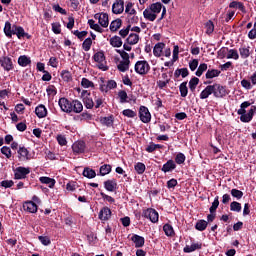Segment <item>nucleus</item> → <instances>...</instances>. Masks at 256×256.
I'll return each instance as SVG.
<instances>
[{"instance_id": "nucleus-45", "label": "nucleus", "mask_w": 256, "mask_h": 256, "mask_svg": "<svg viewBox=\"0 0 256 256\" xmlns=\"http://www.w3.org/2000/svg\"><path fill=\"white\" fill-rule=\"evenodd\" d=\"M81 86L84 87V89H89V87H95V84L87 78H82Z\"/></svg>"}, {"instance_id": "nucleus-62", "label": "nucleus", "mask_w": 256, "mask_h": 256, "mask_svg": "<svg viewBox=\"0 0 256 256\" xmlns=\"http://www.w3.org/2000/svg\"><path fill=\"white\" fill-rule=\"evenodd\" d=\"M116 52L119 53L123 61L131 62V60H129V53L125 52V50H116Z\"/></svg>"}, {"instance_id": "nucleus-7", "label": "nucleus", "mask_w": 256, "mask_h": 256, "mask_svg": "<svg viewBox=\"0 0 256 256\" xmlns=\"http://www.w3.org/2000/svg\"><path fill=\"white\" fill-rule=\"evenodd\" d=\"M0 65L4 69V71H13L15 66L13 65V59L9 56H3L0 58Z\"/></svg>"}, {"instance_id": "nucleus-63", "label": "nucleus", "mask_w": 256, "mask_h": 256, "mask_svg": "<svg viewBox=\"0 0 256 256\" xmlns=\"http://www.w3.org/2000/svg\"><path fill=\"white\" fill-rule=\"evenodd\" d=\"M231 195H232V197H235V199H241L243 197V191L237 190V189H232Z\"/></svg>"}, {"instance_id": "nucleus-3", "label": "nucleus", "mask_w": 256, "mask_h": 256, "mask_svg": "<svg viewBox=\"0 0 256 256\" xmlns=\"http://www.w3.org/2000/svg\"><path fill=\"white\" fill-rule=\"evenodd\" d=\"M134 69L138 75H147L151 69V66H149V62L142 60L136 62Z\"/></svg>"}, {"instance_id": "nucleus-19", "label": "nucleus", "mask_w": 256, "mask_h": 256, "mask_svg": "<svg viewBox=\"0 0 256 256\" xmlns=\"http://www.w3.org/2000/svg\"><path fill=\"white\" fill-rule=\"evenodd\" d=\"M131 241L134 242L136 248H140L145 245V238L137 234L132 235Z\"/></svg>"}, {"instance_id": "nucleus-15", "label": "nucleus", "mask_w": 256, "mask_h": 256, "mask_svg": "<svg viewBox=\"0 0 256 256\" xmlns=\"http://www.w3.org/2000/svg\"><path fill=\"white\" fill-rule=\"evenodd\" d=\"M255 113H256V106H251L248 113L246 112L244 115L240 116V121H242V123H249L253 119V116L255 115Z\"/></svg>"}, {"instance_id": "nucleus-10", "label": "nucleus", "mask_w": 256, "mask_h": 256, "mask_svg": "<svg viewBox=\"0 0 256 256\" xmlns=\"http://www.w3.org/2000/svg\"><path fill=\"white\" fill-rule=\"evenodd\" d=\"M125 11V1L123 0H115L112 5V13L114 15H121Z\"/></svg>"}, {"instance_id": "nucleus-17", "label": "nucleus", "mask_w": 256, "mask_h": 256, "mask_svg": "<svg viewBox=\"0 0 256 256\" xmlns=\"http://www.w3.org/2000/svg\"><path fill=\"white\" fill-rule=\"evenodd\" d=\"M4 35L8 37V39H11L13 35H15V25H11V22L6 21L4 25Z\"/></svg>"}, {"instance_id": "nucleus-52", "label": "nucleus", "mask_w": 256, "mask_h": 256, "mask_svg": "<svg viewBox=\"0 0 256 256\" xmlns=\"http://www.w3.org/2000/svg\"><path fill=\"white\" fill-rule=\"evenodd\" d=\"M1 187H4V189H11L15 185V182L13 180H3L0 182Z\"/></svg>"}, {"instance_id": "nucleus-55", "label": "nucleus", "mask_w": 256, "mask_h": 256, "mask_svg": "<svg viewBox=\"0 0 256 256\" xmlns=\"http://www.w3.org/2000/svg\"><path fill=\"white\" fill-rule=\"evenodd\" d=\"M118 97L120 99V103H127L128 96L125 90H120L118 92Z\"/></svg>"}, {"instance_id": "nucleus-50", "label": "nucleus", "mask_w": 256, "mask_h": 256, "mask_svg": "<svg viewBox=\"0 0 256 256\" xmlns=\"http://www.w3.org/2000/svg\"><path fill=\"white\" fill-rule=\"evenodd\" d=\"M0 151L2 155H5L6 159H11L12 153L11 148L9 146H3Z\"/></svg>"}, {"instance_id": "nucleus-41", "label": "nucleus", "mask_w": 256, "mask_h": 256, "mask_svg": "<svg viewBox=\"0 0 256 256\" xmlns=\"http://www.w3.org/2000/svg\"><path fill=\"white\" fill-rule=\"evenodd\" d=\"M122 114L124 115V117H128L129 119H135V117H137V112H135L131 109L123 110Z\"/></svg>"}, {"instance_id": "nucleus-24", "label": "nucleus", "mask_w": 256, "mask_h": 256, "mask_svg": "<svg viewBox=\"0 0 256 256\" xmlns=\"http://www.w3.org/2000/svg\"><path fill=\"white\" fill-rule=\"evenodd\" d=\"M123 25V20L121 18H117L116 20H113L110 24V31L112 33H115L118 29H121V26Z\"/></svg>"}, {"instance_id": "nucleus-56", "label": "nucleus", "mask_w": 256, "mask_h": 256, "mask_svg": "<svg viewBox=\"0 0 256 256\" xmlns=\"http://www.w3.org/2000/svg\"><path fill=\"white\" fill-rule=\"evenodd\" d=\"M153 55L154 57H161V42L155 44L153 48Z\"/></svg>"}, {"instance_id": "nucleus-13", "label": "nucleus", "mask_w": 256, "mask_h": 256, "mask_svg": "<svg viewBox=\"0 0 256 256\" xmlns=\"http://www.w3.org/2000/svg\"><path fill=\"white\" fill-rule=\"evenodd\" d=\"M111 215H112L111 208L104 206L100 210L98 214V218L100 219V221H109V219H111Z\"/></svg>"}, {"instance_id": "nucleus-47", "label": "nucleus", "mask_w": 256, "mask_h": 256, "mask_svg": "<svg viewBox=\"0 0 256 256\" xmlns=\"http://www.w3.org/2000/svg\"><path fill=\"white\" fill-rule=\"evenodd\" d=\"M227 59H235V61H237V59H239V52L235 49L228 50Z\"/></svg>"}, {"instance_id": "nucleus-23", "label": "nucleus", "mask_w": 256, "mask_h": 256, "mask_svg": "<svg viewBox=\"0 0 256 256\" xmlns=\"http://www.w3.org/2000/svg\"><path fill=\"white\" fill-rule=\"evenodd\" d=\"M18 65L20 67H27L31 65V58L27 55H21L18 57Z\"/></svg>"}, {"instance_id": "nucleus-43", "label": "nucleus", "mask_w": 256, "mask_h": 256, "mask_svg": "<svg viewBox=\"0 0 256 256\" xmlns=\"http://www.w3.org/2000/svg\"><path fill=\"white\" fill-rule=\"evenodd\" d=\"M157 149H161V144H155V143L151 142V143L146 147L147 153H153V151H157Z\"/></svg>"}, {"instance_id": "nucleus-42", "label": "nucleus", "mask_w": 256, "mask_h": 256, "mask_svg": "<svg viewBox=\"0 0 256 256\" xmlns=\"http://www.w3.org/2000/svg\"><path fill=\"white\" fill-rule=\"evenodd\" d=\"M92 45H93V40L91 38H86L82 43V49H84L85 51H90Z\"/></svg>"}, {"instance_id": "nucleus-27", "label": "nucleus", "mask_w": 256, "mask_h": 256, "mask_svg": "<svg viewBox=\"0 0 256 256\" xmlns=\"http://www.w3.org/2000/svg\"><path fill=\"white\" fill-rule=\"evenodd\" d=\"M201 243H193L191 245H186L184 248V253H193V251H197V249H201Z\"/></svg>"}, {"instance_id": "nucleus-61", "label": "nucleus", "mask_w": 256, "mask_h": 256, "mask_svg": "<svg viewBox=\"0 0 256 256\" xmlns=\"http://www.w3.org/2000/svg\"><path fill=\"white\" fill-rule=\"evenodd\" d=\"M52 31L55 35H60L61 33V24L59 22L52 23Z\"/></svg>"}, {"instance_id": "nucleus-29", "label": "nucleus", "mask_w": 256, "mask_h": 256, "mask_svg": "<svg viewBox=\"0 0 256 256\" xmlns=\"http://www.w3.org/2000/svg\"><path fill=\"white\" fill-rule=\"evenodd\" d=\"M126 43H128V45H137L139 43V35L131 33L126 39Z\"/></svg>"}, {"instance_id": "nucleus-64", "label": "nucleus", "mask_w": 256, "mask_h": 256, "mask_svg": "<svg viewBox=\"0 0 256 256\" xmlns=\"http://www.w3.org/2000/svg\"><path fill=\"white\" fill-rule=\"evenodd\" d=\"M249 39H256V22L254 23L253 29L248 33Z\"/></svg>"}, {"instance_id": "nucleus-11", "label": "nucleus", "mask_w": 256, "mask_h": 256, "mask_svg": "<svg viewBox=\"0 0 256 256\" xmlns=\"http://www.w3.org/2000/svg\"><path fill=\"white\" fill-rule=\"evenodd\" d=\"M58 105L63 113H71V101L65 97H62L58 101Z\"/></svg>"}, {"instance_id": "nucleus-20", "label": "nucleus", "mask_w": 256, "mask_h": 256, "mask_svg": "<svg viewBox=\"0 0 256 256\" xmlns=\"http://www.w3.org/2000/svg\"><path fill=\"white\" fill-rule=\"evenodd\" d=\"M35 113L38 119H44L47 116V107L45 105L40 104L35 108Z\"/></svg>"}, {"instance_id": "nucleus-31", "label": "nucleus", "mask_w": 256, "mask_h": 256, "mask_svg": "<svg viewBox=\"0 0 256 256\" xmlns=\"http://www.w3.org/2000/svg\"><path fill=\"white\" fill-rule=\"evenodd\" d=\"M113 167L110 164H104L100 167V175L101 177H105V175H109L111 173Z\"/></svg>"}, {"instance_id": "nucleus-33", "label": "nucleus", "mask_w": 256, "mask_h": 256, "mask_svg": "<svg viewBox=\"0 0 256 256\" xmlns=\"http://www.w3.org/2000/svg\"><path fill=\"white\" fill-rule=\"evenodd\" d=\"M60 75L66 83H71V81H73V75L69 70H62Z\"/></svg>"}, {"instance_id": "nucleus-4", "label": "nucleus", "mask_w": 256, "mask_h": 256, "mask_svg": "<svg viewBox=\"0 0 256 256\" xmlns=\"http://www.w3.org/2000/svg\"><path fill=\"white\" fill-rule=\"evenodd\" d=\"M29 173H31V168L19 166L14 170V179H27V175H29Z\"/></svg>"}, {"instance_id": "nucleus-57", "label": "nucleus", "mask_w": 256, "mask_h": 256, "mask_svg": "<svg viewBox=\"0 0 256 256\" xmlns=\"http://www.w3.org/2000/svg\"><path fill=\"white\" fill-rule=\"evenodd\" d=\"M47 95L48 96H53L55 97V95H57V88L55 87V85H49L46 89Z\"/></svg>"}, {"instance_id": "nucleus-49", "label": "nucleus", "mask_w": 256, "mask_h": 256, "mask_svg": "<svg viewBox=\"0 0 256 256\" xmlns=\"http://www.w3.org/2000/svg\"><path fill=\"white\" fill-rule=\"evenodd\" d=\"M197 85H199V78L194 77L189 81V89L190 91H195L197 88Z\"/></svg>"}, {"instance_id": "nucleus-48", "label": "nucleus", "mask_w": 256, "mask_h": 256, "mask_svg": "<svg viewBox=\"0 0 256 256\" xmlns=\"http://www.w3.org/2000/svg\"><path fill=\"white\" fill-rule=\"evenodd\" d=\"M230 210L236 213H241V203L234 201L230 204Z\"/></svg>"}, {"instance_id": "nucleus-59", "label": "nucleus", "mask_w": 256, "mask_h": 256, "mask_svg": "<svg viewBox=\"0 0 256 256\" xmlns=\"http://www.w3.org/2000/svg\"><path fill=\"white\" fill-rule=\"evenodd\" d=\"M185 159H186L185 154L178 153L176 155L175 161H176L177 165H183V163H185Z\"/></svg>"}, {"instance_id": "nucleus-26", "label": "nucleus", "mask_w": 256, "mask_h": 256, "mask_svg": "<svg viewBox=\"0 0 256 256\" xmlns=\"http://www.w3.org/2000/svg\"><path fill=\"white\" fill-rule=\"evenodd\" d=\"M82 175L87 179H95V177H97V173L95 172V170L89 167L84 168Z\"/></svg>"}, {"instance_id": "nucleus-44", "label": "nucleus", "mask_w": 256, "mask_h": 256, "mask_svg": "<svg viewBox=\"0 0 256 256\" xmlns=\"http://www.w3.org/2000/svg\"><path fill=\"white\" fill-rule=\"evenodd\" d=\"M197 231H205L207 229V221L200 220L195 225Z\"/></svg>"}, {"instance_id": "nucleus-53", "label": "nucleus", "mask_w": 256, "mask_h": 256, "mask_svg": "<svg viewBox=\"0 0 256 256\" xmlns=\"http://www.w3.org/2000/svg\"><path fill=\"white\" fill-rule=\"evenodd\" d=\"M230 9H239L240 11H243L245 7L243 6V3L233 1L229 4Z\"/></svg>"}, {"instance_id": "nucleus-37", "label": "nucleus", "mask_w": 256, "mask_h": 256, "mask_svg": "<svg viewBox=\"0 0 256 256\" xmlns=\"http://www.w3.org/2000/svg\"><path fill=\"white\" fill-rule=\"evenodd\" d=\"M113 121H114L113 115L100 118L101 124L106 125V127H111V125H113Z\"/></svg>"}, {"instance_id": "nucleus-18", "label": "nucleus", "mask_w": 256, "mask_h": 256, "mask_svg": "<svg viewBox=\"0 0 256 256\" xmlns=\"http://www.w3.org/2000/svg\"><path fill=\"white\" fill-rule=\"evenodd\" d=\"M14 29V35H16L18 39H23L25 37H27V39H30L31 36L29 35V33L25 32V29L22 26L14 25Z\"/></svg>"}, {"instance_id": "nucleus-30", "label": "nucleus", "mask_w": 256, "mask_h": 256, "mask_svg": "<svg viewBox=\"0 0 256 256\" xmlns=\"http://www.w3.org/2000/svg\"><path fill=\"white\" fill-rule=\"evenodd\" d=\"M98 23L101 25V27H109V14L102 12V16L100 17Z\"/></svg>"}, {"instance_id": "nucleus-5", "label": "nucleus", "mask_w": 256, "mask_h": 256, "mask_svg": "<svg viewBox=\"0 0 256 256\" xmlns=\"http://www.w3.org/2000/svg\"><path fill=\"white\" fill-rule=\"evenodd\" d=\"M81 97L83 99L84 107H86V109H93V107H95V102L93 101V97H91V92L83 90L81 92Z\"/></svg>"}, {"instance_id": "nucleus-40", "label": "nucleus", "mask_w": 256, "mask_h": 256, "mask_svg": "<svg viewBox=\"0 0 256 256\" xmlns=\"http://www.w3.org/2000/svg\"><path fill=\"white\" fill-rule=\"evenodd\" d=\"M135 171L138 173V175H143L145 173V164L138 162L135 166H134Z\"/></svg>"}, {"instance_id": "nucleus-16", "label": "nucleus", "mask_w": 256, "mask_h": 256, "mask_svg": "<svg viewBox=\"0 0 256 256\" xmlns=\"http://www.w3.org/2000/svg\"><path fill=\"white\" fill-rule=\"evenodd\" d=\"M83 111V103L79 100H72L70 106V113H81Z\"/></svg>"}, {"instance_id": "nucleus-38", "label": "nucleus", "mask_w": 256, "mask_h": 256, "mask_svg": "<svg viewBox=\"0 0 256 256\" xmlns=\"http://www.w3.org/2000/svg\"><path fill=\"white\" fill-rule=\"evenodd\" d=\"M221 75V71L217 69L208 70L206 72V79H214V77H219Z\"/></svg>"}, {"instance_id": "nucleus-12", "label": "nucleus", "mask_w": 256, "mask_h": 256, "mask_svg": "<svg viewBox=\"0 0 256 256\" xmlns=\"http://www.w3.org/2000/svg\"><path fill=\"white\" fill-rule=\"evenodd\" d=\"M17 153L19 161H31V155L26 147L20 146Z\"/></svg>"}, {"instance_id": "nucleus-58", "label": "nucleus", "mask_w": 256, "mask_h": 256, "mask_svg": "<svg viewBox=\"0 0 256 256\" xmlns=\"http://www.w3.org/2000/svg\"><path fill=\"white\" fill-rule=\"evenodd\" d=\"M205 28H206L207 35H211V33H213V31H215V25H213V23L211 21H208L205 24Z\"/></svg>"}, {"instance_id": "nucleus-8", "label": "nucleus", "mask_w": 256, "mask_h": 256, "mask_svg": "<svg viewBox=\"0 0 256 256\" xmlns=\"http://www.w3.org/2000/svg\"><path fill=\"white\" fill-rule=\"evenodd\" d=\"M139 117L142 123H149V121H151V113L149 112V108L141 106L139 109Z\"/></svg>"}, {"instance_id": "nucleus-9", "label": "nucleus", "mask_w": 256, "mask_h": 256, "mask_svg": "<svg viewBox=\"0 0 256 256\" xmlns=\"http://www.w3.org/2000/svg\"><path fill=\"white\" fill-rule=\"evenodd\" d=\"M86 147L85 141L79 140L73 143L72 150L75 155H81V153H85Z\"/></svg>"}, {"instance_id": "nucleus-32", "label": "nucleus", "mask_w": 256, "mask_h": 256, "mask_svg": "<svg viewBox=\"0 0 256 256\" xmlns=\"http://www.w3.org/2000/svg\"><path fill=\"white\" fill-rule=\"evenodd\" d=\"M131 65V62L127 61H120L119 64L117 65L118 71L121 73H125L126 71H129V66Z\"/></svg>"}, {"instance_id": "nucleus-46", "label": "nucleus", "mask_w": 256, "mask_h": 256, "mask_svg": "<svg viewBox=\"0 0 256 256\" xmlns=\"http://www.w3.org/2000/svg\"><path fill=\"white\" fill-rule=\"evenodd\" d=\"M205 71H207V64L206 63H202L199 65L195 75L197 77H201L203 75V73H205Z\"/></svg>"}, {"instance_id": "nucleus-21", "label": "nucleus", "mask_w": 256, "mask_h": 256, "mask_svg": "<svg viewBox=\"0 0 256 256\" xmlns=\"http://www.w3.org/2000/svg\"><path fill=\"white\" fill-rule=\"evenodd\" d=\"M23 209L28 213H37L38 206L33 201H27L23 204Z\"/></svg>"}, {"instance_id": "nucleus-39", "label": "nucleus", "mask_w": 256, "mask_h": 256, "mask_svg": "<svg viewBox=\"0 0 256 256\" xmlns=\"http://www.w3.org/2000/svg\"><path fill=\"white\" fill-rule=\"evenodd\" d=\"M181 97H187L189 89L187 88V82H183L179 86Z\"/></svg>"}, {"instance_id": "nucleus-14", "label": "nucleus", "mask_w": 256, "mask_h": 256, "mask_svg": "<svg viewBox=\"0 0 256 256\" xmlns=\"http://www.w3.org/2000/svg\"><path fill=\"white\" fill-rule=\"evenodd\" d=\"M104 189L106 191H109L110 193H114V191H117V179H109L104 181Z\"/></svg>"}, {"instance_id": "nucleus-36", "label": "nucleus", "mask_w": 256, "mask_h": 256, "mask_svg": "<svg viewBox=\"0 0 256 256\" xmlns=\"http://www.w3.org/2000/svg\"><path fill=\"white\" fill-rule=\"evenodd\" d=\"M163 231L166 237H173V235H175V230L173 229V226H171V224H165L163 226Z\"/></svg>"}, {"instance_id": "nucleus-2", "label": "nucleus", "mask_w": 256, "mask_h": 256, "mask_svg": "<svg viewBox=\"0 0 256 256\" xmlns=\"http://www.w3.org/2000/svg\"><path fill=\"white\" fill-rule=\"evenodd\" d=\"M93 59L96 63H98V69H101V71H109V66H107L105 63L107 61L105 60V52L98 51L93 55Z\"/></svg>"}, {"instance_id": "nucleus-54", "label": "nucleus", "mask_w": 256, "mask_h": 256, "mask_svg": "<svg viewBox=\"0 0 256 256\" xmlns=\"http://www.w3.org/2000/svg\"><path fill=\"white\" fill-rule=\"evenodd\" d=\"M150 10L155 13H161V2L153 3L150 5Z\"/></svg>"}, {"instance_id": "nucleus-34", "label": "nucleus", "mask_w": 256, "mask_h": 256, "mask_svg": "<svg viewBox=\"0 0 256 256\" xmlns=\"http://www.w3.org/2000/svg\"><path fill=\"white\" fill-rule=\"evenodd\" d=\"M175 167V162L173 160H169L166 164L163 165L162 171H164V173H169L173 171Z\"/></svg>"}, {"instance_id": "nucleus-22", "label": "nucleus", "mask_w": 256, "mask_h": 256, "mask_svg": "<svg viewBox=\"0 0 256 256\" xmlns=\"http://www.w3.org/2000/svg\"><path fill=\"white\" fill-rule=\"evenodd\" d=\"M40 183H43L44 185H48L49 189H53L55 187V179L47 177V176H42L39 178Z\"/></svg>"}, {"instance_id": "nucleus-28", "label": "nucleus", "mask_w": 256, "mask_h": 256, "mask_svg": "<svg viewBox=\"0 0 256 256\" xmlns=\"http://www.w3.org/2000/svg\"><path fill=\"white\" fill-rule=\"evenodd\" d=\"M110 45L115 48L122 47L123 40H121V37H119V36H113L112 38H110Z\"/></svg>"}, {"instance_id": "nucleus-6", "label": "nucleus", "mask_w": 256, "mask_h": 256, "mask_svg": "<svg viewBox=\"0 0 256 256\" xmlns=\"http://www.w3.org/2000/svg\"><path fill=\"white\" fill-rule=\"evenodd\" d=\"M142 217L149 219L151 223H157L159 221V212L153 208H148L143 211Z\"/></svg>"}, {"instance_id": "nucleus-25", "label": "nucleus", "mask_w": 256, "mask_h": 256, "mask_svg": "<svg viewBox=\"0 0 256 256\" xmlns=\"http://www.w3.org/2000/svg\"><path fill=\"white\" fill-rule=\"evenodd\" d=\"M239 53H240V57L242 59H249V56L251 55V47L247 46H243L239 48Z\"/></svg>"}, {"instance_id": "nucleus-51", "label": "nucleus", "mask_w": 256, "mask_h": 256, "mask_svg": "<svg viewBox=\"0 0 256 256\" xmlns=\"http://www.w3.org/2000/svg\"><path fill=\"white\" fill-rule=\"evenodd\" d=\"M56 141H58V145H60L61 147H64V145H67V138L63 134L57 135Z\"/></svg>"}, {"instance_id": "nucleus-60", "label": "nucleus", "mask_w": 256, "mask_h": 256, "mask_svg": "<svg viewBox=\"0 0 256 256\" xmlns=\"http://www.w3.org/2000/svg\"><path fill=\"white\" fill-rule=\"evenodd\" d=\"M217 207H219V196H216L212 206L210 207V213H215L217 211Z\"/></svg>"}, {"instance_id": "nucleus-35", "label": "nucleus", "mask_w": 256, "mask_h": 256, "mask_svg": "<svg viewBox=\"0 0 256 256\" xmlns=\"http://www.w3.org/2000/svg\"><path fill=\"white\" fill-rule=\"evenodd\" d=\"M143 16L148 21H155L157 19V14H154L150 9H145Z\"/></svg>"}, {"instance_id": "nucleus-1", "label": "nucleus", "mask_w": 256, "mask_h": 256, "mask_svg": "<svg viewBox=\"0 0 256 256\" xmlns=\"http://www.w3.org/2000/svg\"><path fill=\"white\" fill-rule=\"evenodd\" d=\"M209 95H214V97L221 99L227 95V89L221 86V84L208 85L201 93L200 99H208Z\"/></svg>"}]
</instances>
